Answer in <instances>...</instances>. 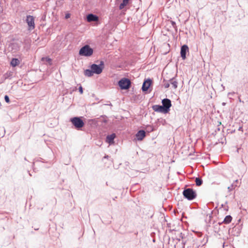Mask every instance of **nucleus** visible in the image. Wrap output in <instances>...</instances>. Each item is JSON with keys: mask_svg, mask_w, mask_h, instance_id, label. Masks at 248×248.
Listing matches in <instances>:
<instances>
[{"mask_svg": "<svg viewBox=\"0 0 248 248\" xmlns=\"http://www.w3.org/2000/svg\"><path fill=\"white\" fill-rule=\"evenodd\" d=\"M79 92H80V93L81 94H82L83 93V89H82V87L81 86H80L79 87Z\"/></svg>", "mask_w": 248, "mask_h": 248, "instance_id": "nucleus-22", "label": "nucleus"}, {"mask_svg": "<svg viewBox=\"0 0 248 248\" xmlns=\"http://www.w3.org/2000/svg\"><path fill=\"white\" fill-rule=\"evenodd\" d=\"M163 106L166 110V112H168L170 107L171 106V101L169 99H164L162 101Z\"/></svg>", "mask_w": 248, "mask_h": 248, "instance_id": "nucleus-8", "label": "nucleus"}, {"mask_svg": "<svg viewBox=\"0 0 248 248\" xmlns=\"http://www.w3.org/2000/svg\"><path fill=\"white\" fill-rule=\"evenodd\" d=\"M90 69H86L84 71V75L88 77L93 76L94 74L99 75L102 72L104 68V63L101 61L99 65L93 64L90 66Z\"/></svg>", "mask_w": 248, "mask_h": 248, "instance_id": "nucleus-1", "label": "nucleus"}, {"mask_svg": "<svg viewBox=\"0 0 248 248\" xmlns=\"http://www.w3.org/2000/svg\"><path fill=\"white\" fill-rule=\"evenodd\" d=\"M20 63V61L18 59L13 58L11 61V65L13 67H15L18 65Z\"/></svg>", "mask_w": 248, "mask_h": 248, "instance_id": "nucleus-13", "label": "nucleus"}, {"mask_svg": "<svg viewBox=\"0 0 248 248\" xmlns=\"http://www.w3.org/2000/svg\"><path fill=\"white\" fill-rule=\"evenodd\" d=\"M153 85V81L151 78L145 79L142 85L141 90L145 94L151 92Z\"/></svg>", "mask_w": 248, "mask_h": 248, "instance_id": "nucleus-2", "label": "nucleus"}, {"mask_svg": "<svg viewBox=\"0 0 248 248\" xmlns=\"http://www.w3.org/2000/svg\"><path fill=\"white\" fill-rule=\"evenodd\" d=\"M164 86L166 88H168L170 86V84L168 83H166L164 84Z\"/></svg>", "mask_w": 248, "mask_h": 248, "instance_id": "nucleus-24", "label": "nucleus"}, {"mask_svg": "<svg viewBox=\"0 0 248 248\" xmlns=\"http://www.w3.org/2000/svg\"><path fill=\"white\" fill-rule=\"evenodd\" d=\"M153 108L156 111L164 112V113L167 112H166V110L164 108V107H163V106H162L156 105L153 107Z\"/></svg>", "mask_w": 248, "mask_h": 248, "instance_id": "nucleus-11", "label": "nucleus"}, {"mask_svg": "<svg viewBox=\"0 0 248 248\" xmlns=\"http://www.w3.org/2000/svg\"><path fill=\"white\" fill-rule=\"evenodd\" d=\"M71 122L76 128L79 129L84 126V122L79 117H74L71 119Z\"/></svg>", "mask_w": 248, "mask_h": 248, "instance_id": "nucleus-5", "label": "nucleus"}, {"mask_svg": "<svg viewBox=\"0 0 248 248\" xmlns=\"http://www.w3.org/2000/svg\"><path fill=\"white\" fill-rule=\"evenodd\" d=\"M129 2V0H123L122 3L119 6L120 10L123 9L125 6H126Z\"/></svg>", "mask_w": 248, "mask_h": 248, "instance_id": "nucleus-15", "label": "nucleus"}, {"mask_svg": "<svg viewBox=\"0 0 248 248\" xmlns=\"http://www.w3.org/2000/svg\"><path fill=\"white\" fill-rule=\"evenodd\" d=\"M188 50V47L186 45H184L181 48V56L183 60L186 58V52Z\"/></svg>", "mask_w": 248, "mask_h": 248, "instance_id": "nucleus-9", "label": "nucleus"}, {"mask_svg": "<svg viewBox=\"0 0 248 248\" xmlns=\"http://www.w3.org/2000/svg\"><path fill=\"white\" fill-rule=\"evenodd\" d=\"M232 220V217L230 216V215H228V216H227L223 221V223H224V224H229L230 223Z\"/></svg>", "mask_w": 248, "mask_h": 248, "instance_id": "nucleus-14", "label": "nucleus"}, {"mask_svg": "<svg viewBox=\"0 0 248 248\" xmlns=\"http://www.w3.org/2000/svg\"><path fill=\"white\" fill-rule=\"evenodd\" d=\"M115 137V134H112L111 135H108L106 139V141L108 142V143L112 144L113 143V140Z\"/></svg>", "mask_w": 248, "mask_h": 248, "instance_id": "nucleus-12", "label": "nucleus"}, {"mask_svg": "<svg viewBox=\"0 0 248 248\" xmlns=\"http://www.w3.org/2000/svg\"><path fill=\"white\" fill-rule=\"evenodd\" d=\"M170 84H171L172 87L174 89H176L177 88V82H176V81L171 79L170 80Z\"/></svg>", "mask_w": 248, "mask_h": 248, "instance_id": "nucleus-17", "label": "nucleus"}, {"mask_svg": "<svg viewBox=\"0 0 248 248\" xmlns=\"http://www.w3.org/2000/svg\"><path fill=\"white\" fill-rule=\"evenodd\" d=\"M70 17V14H67L65 15V18L66 19H67Z\"/></svg>", "mask_w": 248, "mask_h": 248, "instance_id": "nucleus-23", "label": "nucleus"}, {"mask_svg": "<svg viewBox=\"0 0 248 248\" xmlns=\"http://www.w3.org/2000/svg\"><path fill=\"white\" fill-rule=\"evenodd\" d=\"M42 61H46V62H50L51 61V60L49 58H47V57H46V58H42Z\"/></svg>", "mask_w": 248, "mask_h": 248, "instance_id": "nucleus-20", "label": "nucleus"}, {"mask_svg": "<svg viewBox=\"0 0 248 248\" xmlns=\"http://www.w3.org/2000/svg\"><path fill=\"white\" fill-rule=\"evenodd\" d=\"M145 137V132L144 130H140V140Z\"/></svg>", "mask_w": 248, "mask_h": 248, "instance_id": "nucleus-18", "label": "nucleus"}, {"mask_svg": "<svg viewBox=\"0 0 248 248\" xmlns=\"http://www.w3.org/2000/svg\"><path fill=\"white\" fill-rule=\"evenodd\" d=\"M131 82L129 79L125 78L121 79L118 83L121 89H127L129 88Z\"/></svg>", "mask_w": 248, "mask_h": 248, "instance_id": "nucleus-6", "label": "nucleus"}, {"mask_svg": "<svg viewBox=\"0 0 248 248\" xmlns=\"http://www.w3.org/2000/svg\"><path fill=\"white\" fill-rule=\"evenodd\" d=\"M93 52V48L89 45H86L82 47L79 51V55L82 56L90 57Z\"/></svg>", "mask_w": 248, "mask_h": 248, "instance_id": "nucleus-3", "label": "nucleus"}, {"mask_svg": "<svg viewBox=\"0 0 248 248\" xmlns=\"http://www.w3.org/2000/svg\"><path fill=\"white\" fill-rule=\"evenodd\" d=\"M183 194L184 196L188 200H192L194 199L197 194L195 191L191 188H187L183 191Z\"/></svg>", "mask_w": 248, "mask_h": 248, "instance_id": "nucleus-4", "label": "nucleus"}, {"mask_svg": "<svg viewBox=\"0 0 248 248\" xmlns=\"http://www.w3.org/2000/svg\"><path fill=\"white\" fill-rule=\"evenodd\" d=\"M26 20L30 29H33L35 27L34 17L31 16H27Z\"/></svg>", "mask_w": 248, "mask_h": 248, "instance_id": "nucleus-7", "label": "nucleus"}, {"mask_svg": "<svg viewBox=\"0 0 248 248\" xmlns=\"http://www.w3.org/2000/svg\"><path fill=\"white\" fill-rule=\"evenodd\" d=\"M172 25H174V24H175V23H174V22H173V21H172Z\"/></svg>", "mask_w": 248, "mask_h": 248, "instance_id": "nucleus-26", "label": "nucleus"}, {"mask_svg": "<svg viewBox=\"0 0 248 248\" xmlns=\"http://www.w3.org/2000/svg\"><path fill=\"white\" fill-rule=\"evenodd\" d=\"M87 19L88 22L96 21L98 20V17L96 15L90 14L87 16Z\"/></svg>", "mask_w": 248, "mask_h": 248, "instance_id": "nucleus-10", "label": "nucleus"}, {"mask_svg": "<svg viewBox=\"0 0 248 248\" xmlns=\"http://www.w3.org/2000/svg\"><path fill=\"white\" fill-rule=\"evenodd\" d=\"M136 138L135 139L136 140H140V131H138L136 135Z\"/></svg>", "mask_w": 248, "mask_h": 248, "instance_id": "nucleus-19", "label": "nucleus"}, {"mask_svg": "<svg viewBox=\"0 0 248 248\" xmlns=\"http://www.w3.org/2000/svg\"><path fill=\"white\" fill-rule=\"evenodd\" d=\"M221 123L220 122H218V125H220Z\"/></svg>", "mask_w": 248, "mask_h": 248, "instance_id": "nucleus-25", "label": "nucleus"}, {"mask_svg": "<svg viewBox=\"0 0 248 248\" xmlns=\"http://www.w3.org/2000/svg\"><path fill=\"white\" fill-rule=\"evenodd\" d=\"M4 99H5V101L7 102V103H9L10 102V99H9V98L8 97V95H6L5 96H4Z\"/></svg>", "mask_w": 248, "mask_h": 248, "instance_id": "nucleus-21", "label": "nucleus"}, {"mask_svg": "<svg viewBox=\"0 0 248 248\" xmlns=\"http://www.w3.org/2000/svg\"><path fill=\"white\" fill-rule=\"evenodd\" d=\"M196 185L197 186H200L202 184V180L200 178H196L195 179Z\"/></svg>", "mask_w": 248, "mask_h": 248, "instance_id": "nucleus-16", "label": "nucleus"}]
</instances>
